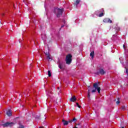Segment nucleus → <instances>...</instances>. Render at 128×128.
<instances>
[{"label":"nucleus","mask_w":128,"mask_h":128,"mask_svg":"<svg viewBox=\"0 0 128 128\" xmlns=\"http://www.w3.org/2000/svg\"><path fill=\"white\" fill-rule=\"evenodd\" d=\"M64 8H54V13L56 15L57 18H60L62 16Z\"/></svg>","instance_id":"obj_1"},{"label":"nucleus","mask_w":128,"mask_h":128,"mask_svg":"<svg viewBox=\"0 0 128 128\" xmlns=\"http://www.w3.org/2000/svg\"><path fill=\"white\" fill-rule=\"evenodd\" d=\"M98 84L100 82H96L93 84V88H94L92 90V92H96L98 90V94H100V87L98 86Z\"/></svg>","instance_id":"obj_2"},{"label":"nucleus","mask_w":128,"mask_h":128,"mask_svg":"<svg viewBox=\"0 0 128 128\" xmlns=\"http://www.w3.org/2000/svg\"><path fill=\"white\" fill-rule=\"evenodd\" d=\"M72 56L70 54H68L66 56V64H72Z\"/></svg>","instance_id":"obj_3"},{"label":"nucleus","mask_w":128,"mask_h":128,"mask_svg":"<svg viewBox=\"0 0 128 128\" xmlns=\"http://www.w3.org/2000/svg\"><path fill=\"white\" fill-rule=\"evenodd\" d=\"M106 74V71L104 70V68H100L98 71L96 73V74H97L98 76L100 74L101 76H104V74Z\"/></svg>","instance_id":"obj_4"},{"label":"nucleus","mask_w":128,"mask_h":128,"mask_svg":"<svg viewBox=\"0 0 128 128\" xmlns=\"http://www.w3.org/2000/svg\"><path fill=\"white\" fill-rule=\"evenodd\" d=\"M14 124V122H6L4 124H2V126L4 128H8V126H12Z\"/></svg>","instance_id":"obj_5"},{"label":"nucleus","mask_w":128,"mask_h":128,"mask_svg":"<svg viewBox=\"0 0 128 128\" xmlns=\"http://www.w3.org/2000/svg\"><path fill=\"white\" fill-rule=\"evenodd\" d=\"M104 22H105L106 24L109 23L112 24V21L110 19V18H105L103 20Z\"/></svg>","instance_id":"obj_6"},{"label":"nucleus","mask_w":128,"mask_h":128,"mask_svg":"<svg viewBox=\"0 0 128 128\" xmlns=\"http://www.w3.org/2000/svg\"><path fill=\"white\" fill-rule=\"evenodd\" d=\"M6 114L8 116H12V110H9L8 111L6 112Z\"/></svg>","instance_id":"obj_7"},{"label":"nucleus","mask_w":128,"mask_h":128,"mask_svg":"<svg viewBox=\"0 0 128 128\" xmlns=\"http://www.w3.org/2000/svg\"><path fill=\"white\" fill-rule=\"evenodd\" d=\"M70 102H76V96H74L73 97H72L70 99Z\"/></svg>","instance_id":"obj_8"},{"label":"nucleus","mask_w":128,"mask_h":128,"mask_svg":"<svg viewBox=\"0 0 128 128\" xmlns=\"http://www.w3.org/2000/svg\"><path fill=\"white\" fill-rule=\"evenodd\" d=\"M62 122H63L64 126H68V122L64 120H62Z\"/></svg>","instance_id":"obj_9"},{"label":"nucleus","mask_w":128,"mask_h":128,"mask_svg":"<svg viewBox=\"0 0 128 128\" xmlns=\"http://www.w3.org/2000/svg\"><path fill=\"white\" fill-rule=\"evenodd\" d=\"M90 56H91L92 58H94V51H92L90 53Z\"/></svg>","instance_id":"obj_10"},{"label":"nucleus","mask_w":128,"mask_h":128,"mask_svg":"<svg viewBox=\"0 0 128 128\" xmlns=\"http://www.w3.org/2000/svg\"><path fill=\"white\" fill-rule=\"evenodd\" d=\"M80 0H76V2H75V4L76 6H78L80 3Z\"/></svg>","instance_id":"obj_11"},{"label":"nucleus","mask_w":128,"mask_h":128,"mask_svg":"<svg viewBox=\"0 0 128 128\" xmlns=\"http://www.w3.org/2000/svg\"><path fill=\"white\" fill-rule=\"evenodd\" d=\"M104 16V12H102L99 14L98 16L99 18H102V16Z\"/></svg>","instance_id":"obj_12"},{"label":"nucleus","mask_w":128,"mask_h":128,"mask_svg":"<svg viewBox=\"0 0 128 128\" xmlns=\"http://www.w3.org/2000/svg\"><path fill=\"white\" fill-rule=\"evenodd\" d=\"M118 100L116 102V104H120V98H117Z\"/></svg>","instance_id":"obj_13"},{"label":"nucleus","mask_w":128,"mask_h":128,"mask_svg":"<svg viewBox=\"0 0 128 128\" xmlns=\"http://www.w3.org/2000/svg\"><path fill=\"white\" fill-rule=\"evenodd\" d=\"M90 90H88V97L89 98V100L90 98Z\"/></svg>","instance_id":"obj_14"},{"label":"nucleus","mask_w":128,"mask_h":128,"mask_svg":"<svg viewBox=\"0 0 128 128\" xmlns=\"http://www.w3.org/2000/svg\"><path fill=\"white\" fill-rule=\"evenodd\" d=\"M48 76L49 77L52 76V73L50 72V70H48Z\"/></svg>","instance_id":"obj_15"},{"label":"nucleus","mask_w":128,"mask_h":128,"mask_svg":"<svg viewBox=\"0 0 128 128\" xmlns=\"http://www.w3.org/2000/svg\"><path fill=\"white\" fill-rule=\"evenodd\" d=\"M76 106H78V108H82L81 106H80V104H78V102L76 103Z\"/></svg>","instance_id":"obj_16"},{"label":"nucleus","mask_w":128,"mask_h":128,"mask_svg":"<svg viewBox=\"0 0 128 128\" xmlns=\"http://www.w3.org/2000/svg\"><path fill=\"white\" fill-rule=\"evenodd\" d=\"M47 60H50V55H48L47 56Z\"/></svg>","instance_id":"obj_17"},{"label":"nucleus","mask_w":128,"mask_h":128,"mask_svg":"<svg viewBox=\"0 0 128 128\" xmlns=\"http://www.w3.org/2000/svg\"><path fill=\"white\" fill-rule=\"evenodd\" d=\"M58 68H60V70H62V64H60L58 65Z\"/></svg>","instance_id":"obj_18"},{"label":"nucleus","mask_w":128,"mask_h":128,"mask_svg":"<svg viewBox=\"0 0 128 128\" xmlns=\"http://www.w3.org/2000/svg\"><path fill=\"white\" fill-rule=\"evenodd\" d=\"M122 108L123 110H126V106H122Z\"/></svg>","instance_id":"obj_19"},{"label":"nucleus","mask_w":128,"mask_h":128,"mask_svg":"<svg viewBox=\"0 0 128 128\" xmlns=\"http://www.w3.org/2000/svg\"><path fill=\"white\" fill-rule=\"evenodd\" d=\"M44 54H46V56H49L50 55V52H44Z\"/></svg>","instance_id":"obj_20"},{"label":"nucleus","mask_w":128,"mask_h":128,"mask_svg":"<svg viewBox=\"0 0 128 128\" xmlns=\"http://www.w3.org/2000/svg\"><path fill=\"white\" fill-rule=\"evenodd\" d=\"M125 68L126 70V74H128V68H126V67H125Z\"/></svg>","instance_id":"obj_21"},{"label":"nucleus","mask_w":128,"mask_h":128,"mask_svg":"<svg viewBox=\"0 0 128 128\" xmlns=\"http://www.w3.org/2000/svg\"><path fill=\"white\" fill-rule=\"evenodd\" d=\"M72 122H76V118H74L72 120Z\"/></svg>","instance_id":"obj_22"},{"label":"nucleus","mask_w":128,"mask_h":128,"mask_svg":"<svg viewBox=\"0 0 128 128\" xmlns=\"http://www.w3.org/2000/svg\"><path fill=\"white\" fill-rule=\"evenodd\" d=\"M68 124H72V120H70L68 121Z\"/></svg>","instance_id":"obj_23"},{"label":"nucleus","mask_w":128,"mask_h":128,"mask_svg":"<svg viewBox=\"0 0 128 128\" xmlns=\"http://www.w3.org/2000/svg\"><path fill=\"white\" fill-rule=\"evenodd\" d=\"M116 30H117V32H119V30H120V27H116Z\"/></svg>","instance_id":"obj_24"},{"label":"nucleus","mask_w":128,"mask_h":128,"mask_svg":"<svg viewBox=\"0 0 128 128\" xmlns=\"http://www.w3.org/2000/svg\"><path fill=\"white\" fill-rule=\"evenodd\" d=\"M40 116H36V118H38V120H40Z\"/></svg>","instance_id":"obj_25"},{"label":"nucleus","mask_w":128,"mask_h":128,"mask_svg":"<svg viewBox=\"0 0 128 128\" xmlns=\"http://www.w3.org/2000/svg\"><path fill=\"white\" fill-rule=\"evenodd\" d=\"M123 48H124V50H126V45H123Z\"/></svg>","instance_id":"obj_26"},{"label":"nucleus","mask_w":128,"mask_h":128,"mask_svg":"<svg viewBox=\"0 0 128 128\" xmlns=\"http://www.w3.org/2000/svg\"><path fill=\"white\" fill-rule=\"evenodd\" d=\"M122 57L120 58V62H122Z\"/></svg>","instance_id":"obj_27"},{"label":"nucleus","mask_w":128,"mask_h":128,"mask_svg":"<svg viewBox=\"0 0 128 128\" xmlns=\"http://www.w3.org/2000/svg\"><path fill=\"white\" fill-rule=\"evenodd\" d=\"M2 14V16H4V13L2 14Z\"/></svg>","instance_id":"obj_28"},{"label":"nucleus","mask_w":128,"mask_h":128,"mask_svg":"<svg viewBox=\"0 0 128 128\" xmlns=\"http://www.w3.org/2000/svg\"><path fill=\"white\" fill-rule=\"evenodd\" d=\"M64 26L63 25V26H61V28H64Z\"/></svg>","instance_id":"obj_29"},{"label":"nucleus","mask_w":128,"mask_h":128,"mask_svg":"<svg viewBox=\"0 0 128 128\" xmlns=\"http://www.w3.org/2000/svg\"><path fill=\"white\" fill-rule=\"evenodd\" d=\"M58 90H60V87H58Z\"/></svg>","instance_id":"obj_30"},{"label":"nucleus","mask_w":128,"mask_h":128,"mask_svg":"<svg viewBox=\"0 0 128 128\" xmlns=\"http://www.w3.org/2000/svg\"><path fill=\"white\" fill-rule=\"evenodd\" d=\"M74 128H78V127H76V126H75V127H74Z\"/></svg>","instance_id":"obj_31"},{"label":"nucleus","mask_w":128,"mask_h":128,"mask_svg":"<svg viewBox=\"0 0 128 128\" xmlns=\"http://www.w3.org/2000/svg\"><path fill=\"white\" fill-rule=\"evenodd\" d=\"M40 128H44V127H40Z\"/></svg>","instance_id":"obj_32"},{"label":"nucleus","mask_w":128,"mask_h":128,"mask_svg":"<svg viewBox=\"0 0 128 128\" xmlns=\"http://www.w3.org/2000/svg\"><path fill=\"white\" fill-rule=\"evenodd\" d=\"M122 128H124V127L122 126Z\"/></svg>","instance_id":"obj_33"},{"label":"nucleus","mask_w":128,"mask_h":128,"mask_svg":"<svg viewBox=\"0 0 128 128\" xmlns=\"http://www.w3.org/2000/svg\"><path fill=\"white\" fill-rule=\"evenodd\" d=\"M50 94H52V92H50Z\"/></svg>","instance_id":"obj_34"},{"label":"nucleus","mask_w":128,"mask_h":128,"mask_svg":"<svg viewBox=\"0 0 128 128\" xmlns=\"http://www.w3.org/2000/svg\"><path fill=\"white\" fill-rule=\"evenodd\" d=\"M77 125H78V126H80V124H78Z\"/></svg>","instance_id":"obj_35"},{"label":"nucleus","mask_w":128,"mask_h":128,"mask_svg":"<svg viewBox=\"0 0 128 128\" xmlns=\"http://www.w3.org/2000/svg\"><path fill=\"white\" fill-rule=\"evenodd\" d=\"M14 8H16V7L14 6Z\"/></svg>","instance_id":"obj_36"},{"label":"nucleus","mask_w":128,"mask_h":128,"mask_svg":"<svg viewBox=\"0 0 128 128\" xmlns=\"http://www.w3.org/2000/svg\"><path fill=\"white\" fill-rule=\"evenodd\" d=\"M116 100H114V101Z\"/></svg>","instance_id":"obj_37"},{"label":"nucleus","mask_w":128,"mask_h":128,"mask_svg":"<svg viewBox=\"0 0 128 128\" xmlns=\"http://www.w3.org/2000/svg\"><path fill=\"white\" fill-rule=\"evenodd\" d=\"M24 94H25V93H24Z\"/></svg>","instance_id":"obj_38"}]
</instances>
